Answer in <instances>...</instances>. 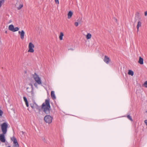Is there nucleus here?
Here are the masks:
<instances>
[{
    "label": "nucleus",
    "instance_id": "nucleus-1",
    "mask_svg": "<svg viewBox=\"0 0 147 147\" xmlns=\"http://www.w3.org/2000/svg\"><path fill=\"white\" fill-rule=\"evenodd\" d=\"M42 108L43 109L44 112L46 114L48 115L50 114L51 106L49 99L45 100V102L43 103L42 105Z\"/></svg>",
    "mask_w": 147,
    "mask_h": 147
},
{
    "label": "nucleus",
    "instance_id": "nucleus-2",
    "mask_svg": "<svg viewBox=\"0 0 147 147\" xmlns=\"http://www.w3.org/2000/svg\"><path fill=\"white\" fill-rule=\"evenodd\" d=\"M33 77L35 81L37 82L34 83V86L36 87H37L38 85L37 84L39 85L42 84L40 78L39 77L38 75L36 73H35L33 75Z\"/></svg>",
    "mask_w": 147,
    "mask_h": 147
},
{
    "label": "nucleus",
    "instance_id": "nucleus-3",
    "mask_svg": "<svg viewBox=\"0 0 147 147\" xmlns=\"http://www.w3.org/2000/svg\"><path fill=\"white\" fill-rule=\"evenodd\" d=\"M53 119V117L49 115H46L44 118L45 122L49 124H50L52 122Z\"/></svg>",
    "mask_w": 147,
    "mask_h": 147
},
{
    "label": "nucleus",
    "instance_id": "nucleus-4",
    "mask_svg": "<svg viewBox=\"0 0 147 147\" xmlns=\"http://www.w3.org/2000/svg\"><path fill=\"white\" fill-rule=\"evenodd\" d=\"M8 124L7 122H4L1 125V129L3 133L6 134L7 131Z\"/></svg>",
    "mask_w": 147,
    "mask_h": 147
},
{
    "label": "nucleus",
    "instance_id": "nucleus-5",
    "mask_svg": "<svg viewBox=\"0 0 147 147\" xmlns=\"http://www.w3.org/2000/svg\"><path fill=\"white\" fill-rule=\"evenodd\" d=\"M34 46L33 44L31 42H30L29 45V49L28 50V52L33 53L34 52V50L33 48H34Z\"/></svg>",
    "mask_w": 147,
    "mask_h": 147
},
{
    "label": "nucleus",
    "instance_id": "nucleus-6",
    "mask_svg": "<svg viewBox=\"0 0 147 147\" xmlns=\"http://www.w3.org/2000/svg\"><path fill=\"white\" fill-rule=\"evenodd\" d=\"M13 138H14L13 143L14 145L13 146V147H19V145L16 139L14 136H13L11 139V140H13Z\"/></svg>",
    "mask_w": 147,
    "mask_h": 147
},
{
    "label": "nucleus",
    "instance_id": "nucleus-7",
    "mask_svg": "<svg viewBox=\"0 0 147 147\" xmlns=\"http://www.w3.org/2000/svg\"><path fill=\"white\" fill-rule=\"evenodd\" d=\"M6 134L2 133L0 134V140L2 142L4 143L5 142V135Z\"/></svg>",
    "mask_w": 147,
    "mask_h": 147
},
{
    "label": "nucleus",
    "instance_id": "nucleus-8",
    "mask_svg": "<svg viewBox=\"0 0 147 147\" xmlns=\"http://www.w3.org/2000/svg\"><path fill=\"white\" fill-rule=\"evenodd\" d=\"M18 33L20 35L21 38L22 39H23L24 38V35L25 34L24 31L23 30H22L21 32L20 31H19Z\"/></svg>",
    "mask_w": 147,
    "mask_h": 147
},
{
    "label": "nucleus",
    "instance_id": "nucleus-9",
    "mask_svg": "<svg viewBox=\"0 0 147 147\" xmlns=\"http://www.w3.org/2000/svg\"><path fill=\"white\" fill-rule=\"evenodd\" d=\"M104 61L106 63L108 64L109 63V62L110 61V59L106 55H105V56Z\"/></svg>",
    "mask_w": 147,
    "mask_h": 147
},
{
    "label": "nucleus",
    "instance_id": "nucleus-10",
    "mask_svg": "<svg viewBox=\"0 0 147 147\" xmlns=\"http://www.w3.org/2000/svg\"><path fill=\"white\" fill-rule=\"evenodd\" d=\"M51 96L53 99H55L56 98V97L55 94V92L54 91H52L51 92Z\"/></svg>",
    "mask_w": 147,
    "mask_h": 147
},
{
    "label": "nucleus",
    "instance_id": "nucleus-11",
    "mask_svg": "<svg viewBox=\"0 0 147 147\" xmlns=\"http://www.w3.org/2000/svg\"><path fill=\"white\" fill-rule=\"evenodd\" d=\"M143 59L141 57H139V60L138 61V63L142 65L144 63L143 62Z\"/></svg>",
    "mask_w": 147,
    "mask_h": 147
},
{
    "label": "nucleus",
    "instance_id": "nucleus-12",
    "mask_svg": "<svg viewBox=\"0 0 147 147\" xmlns=\"http://www.w3.org/2000/svg\"><path fill=\"white\" fill-rule=\"evenodd\" d=\"M73 14V12L71 11H70L68 13V19H70L71 17L72 16Z\"/></svg>",
    "mask_w": 147,
    "mask_h": 147
},
{
    "label": "nucleus",
    "instance_id": "nucleus-13",
    "mask_svg": "<svg viewBox=\"0 0 147 147\" xmlns=\"http://www.w3.org/2000/svg\"><path fill=\"white\" fill-rule=\"evenodd\" d=\"M142 23L140 21H138V23L137 25V31L139 30V27L141 26Z\"/></svg>",
    "mask_w": 147,
    "mask_h": 147
},
{
    "label": "nucleus",
    "instance_id": "nucleus-14",
    "mask_svg": "<svg viewBox=\"0 0 147 147\" xmlns=\"http://www.w3.org/2000/svg\"><path fill=\"white\" fill-rule=\"evenodd\" d=\"M34 105H35V109H36L37 110L39 111L40 110L41 108L40 107L38 106L36 103H35V104Z\"/></svg>",
    "mask_w": 147,
    "mask_h": 147
},
{
    "label": "nucleus",
    "instance_id": "nucleus-15",
    "mask_svg": "<svg viewBox=\"0 0 147 147\" xmlns=\"http://www.w3.org/2000/svg\"><path fill=\"white\" fill-rule=\"evenodd\" d=\"M14 28V26L13 25H10L9 26V29L13 32V29Z\"/></svg>",
    "mask_w": 147,
    "mask_h": 147
},
{
    "label": "nucleus",
    "instance_id": "nucleus-16",
    "mask_svg": "<svg viewBox=\"0 0 147 147\" xmlns=\"http://www.w3.org/2000/svg\"><path fill=\"white\" fill-rule=\"evenodd\" d=\"M92 36V35L90 33H88L87 34V35L86 36V38L87 39H90Z\"/></svg>",
    "mask_w": 147,
    "mask_h": 147
},
{
    "label": "nucleus",
    "instance_id": "nucleus-17",
    "mask_svg": "<svg viewBox=\"0 0 147 147\" xmlns=\"http://www.w3.org/2000/svg\"><path fill=\"white\" fill-rule=\"evenodd\" d=\"M128 74L131 76H133L134 74V72L132 70H129L128 71Z\"/></svg>",
    "mask_w": 147,
    "mask_h": 147
},
{
    "label": "nucleus",
    "instance_id": "nucleus-18",
    "mask_svg": "<svg viewBox=\"0 0 147 147\" xmlns=\"http://www.w3.org/2000/svg\"><path fill=\"white\" fill-rule=\"evenodd\" d=\"M64 35V34L63 32H61L60 34V35L59 36V38L61 40H62L63 38V36Z\"/></svg>",
    "mask_w": 147,
    "mask_h": 147
},
{
    "label": "nucleus",
    "instance_id": "nucleus-19",
    "mask_svg": "<svg viewBox=\"0 0 147 147\" xmlns=\"http://www.w3.org/2000/svg\"><path fill=\"white\" fill-rule=\"evenodd\" d=\"M35 103H36L35 102L34 104H30V107L32 109H35V105H34L35 104Z\"/></svg>",
    "mask_w": 147,
    "mask_h": 147
},
{
    "label": "nucleus",
    "instance_id": "nucleus-20",
    "mask_svg": "<svg viewBox=\"0 0 147 147\" xmlns=\"http://www.w3.org/2000/svg\"><path fill=\"white\" fill-rule=\"evenodd\" d=\"M19 28L18 27H16L15 28H14L13 30V32H15L17 31H18L19 30Z\"/></svg>",
    "mask_w": 147,
    "mask_h": 147
},
{
    "label": "nucleus",
    "instance_id": "nucleus-21",
    "mask_svg": "<svg viewBox=\"0 0 147 147\" xmlns=\"http://www.w3.org/2000/svg\"><path fill=\"white\" fill-rule=\"evenodd\" d=\"M127 117L128 119L130 120V121H133V120L131 118V117L130 115H128L127 116Z\"/></svg>",
    "mask_w": 147,
    "mask_h": 147
},
{
    "label": "nucleus",
    "instance_id": "nucleus-22",
    "mask_svg": "<svg viewBox=\"0 0 147 147\" xmlns=\"http://www.w3.org/2000/svg\"><path fill=\"white\" fill-rule=\"evenodd\" d=\"M23 6L22 4L20 5L18 7H17V9L18 10L20 9Z\"/></svg>",
    "mask_w": 147,
    "mask_h": 147
},
{
    "label": "nucleus",
    "instance_id": "nucleus-23",
    "mask_svg": "<svg viewBox=\"0 0 147 147\" xmlns=\"http://www.w3.org/2000/svg\"><path fill=\"white\" fill-rule=\"evenodd\" d=\"M5 1V0H0V8L2 6V3H3Z\"/></svg>",
    "mask_w": 147,
    "mask_h": 147
},
{
    "label": "nucleus",
    "instance_id": "nucleus-24",
    "mask_svg": "<svg viewBox=\"0 0 147 147\" xmlns=\"http://www.w3.org/2000/svg\"><path fill=\"white\" fill-rule=\"evenodd\" d=\"M23 99L24 101L26 102H28V100L26 98L25 96L23 97Z\"/></svg>",
    "mask_w": 147,
    "mask_h": 147
},
{
    "label": "nucleus",
    "instance_id": "nucleus-25",
    "mask_svg": "<svg viewBox=\"0 0 147 147\" xmlns=\"http://www.w3.org/2000/svg\"><path fill=\"white\" fill-rule=\"evenodd\" d=\"M29 85L31 86V87L32 88V90L31 91V92H33V88L32 84L31 83H30L29 84Z\"/></svg>",
    "mask_w": 147,
    "mask_h": 147
},
{
    "label": "nucleus",
    "instance_id": "nucleus-26",
    "mask_svg": "<svg viewBox=\"0 0 147 147\" xmlns=\"http://www.w3.org/2000/svg\"><path fill=\"white\" fill-rule=\"evenodd\" d=\"M3 114V112L2 110L0 109V117H2Z\"/></svg>",
    "mask_w": 147,
    "mask_h": 147
},
{
    "label": "nucleus",
    "instance_id": "nucleus-27",
    "mask_svg": "<svg viewBox=\"0 0 147 147\" xmlns=\"http://www.w3.org/2000/svg\"><path fill=\"white\" fill-rule=\"evenodd\" d=\"M144 86L146 88H147V81H146L144 84Z\"/></svg>",
    "mask_w": 147,
    "mask_h": 147
},
{
    "label": "nucleus",
    "instance_id": "nucleus-28",
    "mask_svg": "<svg viewBox=\"0 0 147 147\" xmlns=\"http://www.w3.org/2000/svg\"><path fill=\"white\" fill-rule=\"evenodd\" d=\"M55 2L57 4H59V0H55Z\"/></svg>",
    "mask_w": 147,
    "mask_h": 147
},
{
    "label": "nucleus",
    "instance_id": "nucleus-29",
    "mask_svg": "<svg viewBox=\"0 0 147 147\" xmlns=\"http://www.w3.org/2000/svg\"><path fill=\"white\" fill-rule=\"evenodd\" d=\"M74 24L75 26H77L78 25V22H75V23Z\"/></svg>",
    "mask_w": 147,
    "mask_h": 147
},
{
    "label": "nucleus",
    "instance_id": "nucleus-30",
    "mask_svg": "<svg viewBox=\"0 0 147 147\" xmlns=\"http://www.w3.org/2000/svg\"><path fill=\"white\" fill-rule=\"evenodd\" d=\"M26 103V106L27 107H29V104H28V102H25Z\"/></svg>",
    "mask_w": 147,
    "mask_h": 147
},
{
    "label": "nucleus",
    "instance_id": "nucleus-31",
    "mask_svg": "<svg viewBox=\"0 0 147 147\" xmlns=\"http://www.w3.org/2000/svg\"><path fill=\"white\" fill-rule=\"evenodd\" d=\"M144 15L145 16H146L147 15V11H145L144 13Z\"/></svg>",
    "mask_w": 147,
    "mask_h": 147
},
{
    "label": "nucleus",
    "instance_id": "nucleus-32",
    "mask_svg": "<svg viewBox=\"0 0 147 147\" xmlns=\"http://www.w3.org/2000/svg\"><path fill=\"white\" fill-rule=\"evenodd\" d=\"M7 147H11L10 146H7Z\"/></svg>",
    "mask_w": 147,
    "mask_h": 147
},
{
    "label": "nucleus",
    "instance_id": "nucleus-33",
    "mask_svg": "<svg viewBox=\"0 0 147 147\" xmlns=\"http://www.w3.org/2000/svg\"><path fill=\"white\" fill-rule=\"evenodd\" d=\"M45 139V138H42V139L43 140V139Z\"/></svg>",
    "mask_w": 147,
    "mask_h": 147
},
{
    "label": "nucleus",
    "instance_id": "nucleus-34",
    "mask_svg": "<svg viewBox=\"0 0 147 147\" xmlns=\"http://www.w3.org/2000/svg\"><path fill=\"white\" fill-rule=\"evenodd\" d=\"M22 132L23 133H23H24L23 131H22Z\"/></svg>",
    "mask_w": 147,
    "mask_h": 147
},
{
    "label": "nucleus",
    "instance_id": "nucleus-35",
    "mask_svg": "<svg viewBox=\"0 0 147 147\" xmlns=\"http://www.w3.org/2000/svg\"><path fill=\"white\" fill-rule=\"evenodd\" d=\"M12 139L13 140V141L14 138H13Z\"/></svg>",
    "mask_w": 147,
    "mask_h": 147
},
{
    "label": "nucleus",
    "instance_id": "nucleus-36",
    "mask_svg": "<svg viewBox=\"0 0 147 147\" xmlns=\"http://www.w3.org/2000/svg\"><path fill=\"white\" fill-rule=\"evenodd\" d=\"M7 31H6L5 32V33H7Z\"/></svg>",
    "mask_w": 147,
    "mask_h": 147
},
{
    "label": "nucleus",
    "instance_id": "nucleus-37",
    "mask_svg": "<svg viewBox=\"0 0 147 147\" xmlns=\"http://www.w3.org/2000/svg\"><path fill=\"white\" fill-rule=\"evenodd\" d=\"M28 88H27V89H28Z\"/></svg>",
    "mask_w": 147,
    "mask_h": 147
}]
</instances>
